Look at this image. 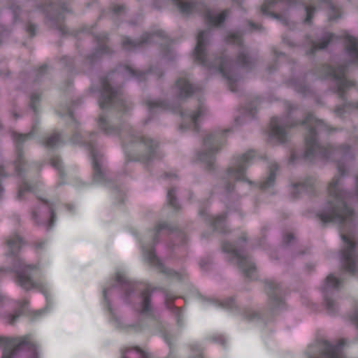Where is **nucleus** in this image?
I'll use <instances>...</instances> for the list:
<instances>
[{"mask_svg": "<svg viewBox=\"0 0 358 358\" xmlns=\"http://www.w3.org/2000/svg\"><path fill=\"white\" fill-rule=\"evenodd\" d=\"M149 302H150V299L148 296H143V307H142V310H141V312L143 313H147L150 311V305H149Z\"/></svg>", "mask_w": 358, "mask_h": 358, "instance_id": "obj_31", "label": "nucleus"}, {"mask_svg": "<svg viewBox=\"0 0 358 358\" xmlns=\"http://www.w3.org/2000/svg\"><path fill=\"white\" fill-rule=\"evenodd\" d=\"M113 291H114V287H111L109 289H105L103 291V294L104 301L106 303L108 309L113 315V318L112 320V322H113L114 325H115L116 327H120L121 322L120 321V319L113 314V313L112 311V308L110 307V296L112 295V294L113 293Z\"/></svg>", "mask_w": 358, "mask_h": 358, "instance_id": "obj_15", "label": "nucleus"}, {"mask_svg": "<svg viewBox=\"0 0 358 358\" xmlns=\"http://www.w3.org/2000/svg\"><path fill=\"white\" fill-rule=\"evenodd\" d=\"M176 86L181 96H187L192 92V87L185 78L178 80Z\"/></svg>", "mask_w": 358, "mask_h": 358, "instance_id": "obj_19", "label": "nucleus"}, {"mask_svg": "<svg viewBox=\"0 0 358 358\" xmlns=\"http://www.w3.org/2000/svg\"><path fill=\"white\" fill-rule=\"evenodd\" d=\"M254 157V152L249 151L238 159L229 169V178L236 180H246L245 169Z\"/></svg>", "mask_w": 358, "mask_h": 358, "instance_id": "obj_6", "label": "nucleus"}, {"mask_svg": "<svg viewBox=\"0 0 358 358\" xmlns=\"http://www.w3.org/2000/svg\"><path fill=\"white\" fill-rule=\"evenodd\" d=\"M202 113H203L202 109H201H201H199V110L196 112V113H195V114L192 115V120H193L194 122H196V121H197V120H198V118H199V117L200 115H201Z\"/></svg>", "mask_w": 358, "mask_h": 358, "instance_id": "obj_36", "label": "nucleus"}, {"mask_svg": "<svg viewBox=\"0 0 358 358\" xmlns=\"http://www.w3.org/2000/svg\"><path fill=\"white\" fill-rule=\"evenodd\" d=\"M143 253L144 258L148 260L149 262L154 265H158L160 264L159 260L157 259V257L155 256L154 252L150 250L149 251H145L144 248L143 249Z\"/></svg>", "mask_w": 358, "mask_h": 358, "instance_id": "obj_23", "label": "nucleus"}, {"mask_svg": "<svg viewBox=\"0 0 358 358\" xmlns=\"http://www.w3.org/2000/svg\"><path fill=\"white\" fill-rule=\"evenodd\" d=\"M346 55L351 62L358 64V39L347 34L345 37Z\"/></svg>", "mask_w": 358, "mask_h": 358, "instance_id": "obj_11", "label": "nucleus"}, {"mask_svg": "<svg viewBox=\"0 0 358 358\" xmlns=\"http://www.w3.org/2000/svg\"><path fill=\"white\" fill-rule=\"evenodd\" d=\"M0 176H2V173L0 172Z\"/></svg>", "mask_w": 358, "mask_h": 358, "instance_id": "obj_53", "label": "nucleus"}, {"mask_svg": "<svg viewBox=\"0 0 358 358\" xmlns=\"http://www.w3.org/2000/svg\"><path fill=\"white\" fill-rule=\"evenodd\" d=\"M327 306L329 310H333V305L331 302L327 301Z\"/></svg>", "mask_w": 358, "mask_h": 358, "instance_id": "obj_43", "label": "nucleus"}, {"mask_svg": "<svg viewBox=\"0 0 358 358\" xmlns=\"http://www.w3.org/2000/svg\"><path fill=\"white\" fill-rule=\"evenodd\" d=\"M215 143V140L212 136L206 137L204 140V145L206 148L210 152L216 148Z\"/></svg>", "mask_w": 358, "mask_h": 358, "instance_id": "obj_26", "label": "nucleus"}, {"mask_svg": "<svg viewBox=\"0 0 358 358\" xmlns=\"http://www.w3.org/2000/svg\"><path fill=\"white\" fill-rule=\"evenodd\" d=\"M174 3L183 13H187L192 8V3L187 0H173Z\"/></svg>", "mask_w": 358, "mask_h": 358, "instance_id": "obj_22", "label": "nucleus"}, {"mask_svg": "<svg viewBox=\"0 0 358 358\" xmlns=\"http://www.w3.org/2000/svg\"><path fill=\"white\" fill-rule=\"evenodd\" d=\"M340 283L341 282L338 279H337L335 276L332 275H329V276H327L326 281L324 282V289H328L330 288L338 287Z\"/></svg>", "mask_w": 358, "mask_h": 358, "instance_id": "obj_21", "label": "nucleus"}, {"mask_svg": "<svg viewBox=\"0 0 358 358\" xmlns=\"http://www.w3.org/2000/svg\"><path fill=\"white\" fill-rule=\"evenodd\" d=\"M220 221L219 220H216V223L220 222Z\"/></svg>", "mask_w": 358, "mask_h": 358, "instance_id": "obj_49", "label": "nucleus"}, {"mask_svg": "<svg viewBox=\"0 0 358 358\" xmlns=\"http://www.w3.org/2000/svg\"><path fill=\"white\" fill-rule=\"evenodd\" d=\"M105 122L106 120L103 117H101L99 118V127L101 129L106 130V128L104 127Z\"/></svg>", "mask_w": 358, "mask_h": 358, "instance_id": "obj_39", "label": "nucleus"}, {"mask_svg": "<svg viewBox=\"0 0 358 358\" xmlns=\"http://www.w3.org/2000/svg\"><path fill=\"white\" fill-rule=\"evenodd\" d=\"M329 74L334 78L336 82L338 90L343 91L352 85L351 81L347 80L345 77V71L343 66H339L337 69L332 68L329 71Z\"/></svg>", "mask_w": 358, "mask_h": 358, "instance_id": "obj_10", "label": "nucleus"}, {"mask_svg": "<svg viewBox=\"0 0 358 358\" xmlns=\"http://www.w3.org/2000/svg\"><path fill=\"white\" fill-rule=\"evenodd\" d=\"M167 199L169 203L174 208H177L176 202L175 201V191L171 189L167 194Z\"/></svg>", "mask_w": 358, "mask_h": 358, "instance_id": "obj_30", "label": "nucleus"}, {"mask_svg": "<svg viewBox=\"0 0 358 358\" xmlns=\"http://www.w3.org/2000/svg\"><path fill=\"white\" fill-rule=\"evenodd\" d=\"M288 237H289L290 238H292V236L290 235H288Z\"/></svg>", "mask_w": 358, "mask_h": 358, "instance_id": "obj_50", "label": "nucleus"}, {"mask_svg": "<svg viewBox=\"0 0 358 358\" xmlns=\"http://www.w3.org/2000/svg\"><path fill=\"white\" fill-rule=\"evenodd\" d=\"M303 124H306L309 128V138H306V156L308 157L310 155L314 154H320L322 155H325L323 152V150L321 146L318 144L316 141L315 136V130H320V127H322V122L319 120H317L313 115H309L303 122Z\"/></svg>", "mask_w": 358, "mask_h": 358, "instance_id": "obj_4", "label": "nucleus"}, {"mask_svg": "<svg viewBox=\"0 0 358 358\" xmlns=\"http://www.w3.org/2000/svg\"><path fill=\"white\" fill-rule=\"evenodd\" d=\"M334 36L330 34H327L324 36L322 41L319 44H314L313 48L314 49H323L325 47H327L329 42L332 40Z\"/></svg>", "mask_w": 358, "mask_h": 358, "instance_id": "obj_25", "label": "nucleus"}, {"mask_svg": "<svg viewBox=\"0 0 358 358\" xmlns=\"http://www.w3.org/2000/svg\"><path fill=\"white\" fill-rule=\"evenodd\" d=\"M33 218L41 224L50 228L54 223V212L51 204L43 202L32 213Z\"/></svg>", "mask_w": 358, "mask_h": 358, "instance_id": "obj_7", "label": "nucleus"}, {"mask_svg": "<svg viewBox=\"0 0 358 358\" xmlns=\"http://www.w3.org/2000/svg\"><path fill=\"white\" fill-rule=\"evenodd\" d=\"M312 182L308 181L306 182L303 183H299V184H294L292 186V191L293 193L296 194L298 192H299V189H302L303 191H307L308 190V186H311Z\"/></svg>", "mask_w": 358, "mask_h": 358, "instance_id": "obj_24", "label": "nucleus"}, {"mask_svg": "<svg viewBox=\"0 0 358 358\" xmlns=\"http://www.w3.org/2000/svg\"><path fill=\"white\" fill-rule=\"evenodd\" d=\"M100 105H101V107H103V106H104V103H103V102H101V103H100Z\"/></svg>", "mask_w": 358, "mask_h": 358, "instance_id": "obj_47", "label": "nucleus"}, {"mask_svg": "<svg viewBox=\"0 0 358 358\" xmlns=\"http://www.w3.org/2000/svg\"><path fill=\"white\" fill-rule=\"evenodd\" d=\"M270 136L280 143H283L287 140V133L279 124L278 119H273L272 120Z\"/></svg>", "mask_w": 358, "mask_h": 358, "instance_id": "obj_13", "label": "nucleus"}, {"mask_svg": "<svg viewBox=\"0 0 358 358\" xmlns=\"http://www.w3.org/2000/svg\"><path fill=\"white\" fill-rule=\"evenodd\" d=\"M91 152L94 169V180L96 182H101L104 178V172L102 169V161L93 150Z\"/></svg>", "mask_w": 358, "mask_h": 358, "instance_id": "obj_14", "label": "nucleus"}, {"mask_svg": "<svg viewBox=\"0 0 358 358\" xmlns=\"http://www.w3.org/2000/svg\"><path fill=\"white\" fill-rule=\"evenodd\" d=\"M345 343V341L343 339H341L336 345L324 341L309 346L306 354L307 358H341V347Z\"/></svg>", "mask_w": 358, "mask_h": 358, "instance_id": "obj_3", "label": "nucleus"}, {"mask_svg": "<svg viewBox=\"0 0 358 358\" xmlns=\"http://www.w3.org/2000/svg\"><path fill=\"white\" fill-rule=\"evenodd\" d=\"M114 96V91L113 90L109 87V86H104V90L103 93V97L106 98L107 101L112 99L113 96Z\"/></svg>", "mask_w": 358, "mask_h": 358, "instance_id": "obj_29", "label": "nucleus"}, {"mask_svg": "<svg viewBox=\"0 0 358 358\" xmlns=\"http://www.w3.org/2000/svg\"><path fill=\"white\" fill-rule=\"evenodd\" d=\"M206 17L210 24L217 26L224 20L226 17V12L223 11L221 13L215 14L212 11H208L206 13Z\"/></svg>", "mask_w": 358, "mask_h": 358, "instance_id": "obj_16", "label": "nucleus"}, {"mask_svg": "<svg viewBox=\"0 0 358 358\" xmlns=\"http://www.w3.org/2000/svg\"><path fill=\"white\" fill-rule=\"evenodd\" d=\"M344 248L342 252V257L345 262L346 269L350 272H355V252L354 239L351 236H342Z\"/></svg>", "mask_w": 358, "mask_h": 358, "instance_id": "obj_8", "label": "nucleus"}, {"mask_svg": "<svg viewBox=\"0 0 358 358\" xmlns=\"http://www.w3.org/2000/svg\"><path fill=\"white\" fill-rule=\"evenodd\" d=\"M20 266L15 269L17 275V284L25 289H30L32 288L37 287L44 294L45 298L48 299L47 292L48 288L46 285H38L36 284L32 279V276L30 271L33 270V267L29 265H25L24 263L20 262Z\"/></svg>", "mask_w": 358, "mask_h": 358, "instance_id": "obj_5", "label": "nucleus"}, {"mask_svg": "<svg viewBox=\"0 0 358 358\" xmlns=\"http://www.w3.org/2000/svg\"><path fill=\"white\" fill-rule=\"evenodd\" d=\"M262 9H263V12H264H264H266V10H265V8H264V7H263V8H262Z\"/></svg>", "mask_w": 358, "mask_h": 358, "instance_id": "obj_48", "label": "nucleus"}, {"mask_svg": "<svg viewBox=\"0 0 358 358\" xmlns=\"http://www.w3.org/2000/svg\"><path fill=\"white\" fill-rule=\"evenodd\" d=\"M288 237H289L290 238H292V236L290 235H288Z\"/></svg>", "mask_w": 358, "mask_h": 358, "instance_id": "obj_51", "label": "nucleus"}, {"mask_svg": "<svg viewBox=\"0 0 358 358\" xmlns=\"http://www.w3.org/2000/svg\"><path fill=\"white\" fill-rule=\"evenodd\" d=\"M356 107L358 108V105Z\"/></svg>", "mask_w": 358, "mask_h": 358, "instance_id": "obj_54", "label": "nucleus"}, {"mask_svg": "<svg viewBox=\"0 0 358 358\" xmlns=\"http://www.w3.org/2000/svg\"><path fill=\"white\" fill-rule=\"evenodd\" d=\"M329 17L331 20H334L336 18H337V16H334L333 15H331V13H329Z\"/></svg>", "mask_w": 358, "mask_h": 358, "instance_id": "obj_45", "label": "nucleus"}, {"mask_svg": "<svg viewBox=\"0 0 358 358\" xmlns=\"http://www.w3.org/2000/svg\"><path fill=\"white\" fill-rule=\"evenodd\" d=\"M122 358H148V357L143 351L134 348L126 350Z\"/></svg>", "mask_w": 358, "mask_h": 358, "instance_id": "obj_17", "label": "nucleus"}, {"mask_svg": "<svg viewBox=\"0 0 358 358\" xmlns=\"http://www.w3.org/2000/svg\"><path fill=\"white\" fill-rule=\"evenodd\" d=\"M46 309H47V308L44 310H41L38 311L37 317H39L43 313H44L46 310Z\"/></svg>", "mask_w": 358, "mask_h": 358, "instance_id": "obj_44", "label": "nucleus"}, {"mask_svg": "<svg viewBox=\"0 0 358 358\" xmlns=\"http://www.w3.org/2000/svg\"><path fill=\"white\" fill-rule=\"evenodd\" d=\"M116 280L118 282L122 283L124 281V275L120 273H116Z\"/></svg>", "mask_w": 358, "mask_h": 358, "instance_id": "obj_38", "label": "nucleus"}, {"mask_svg": "<svg viewBox=\"0 0 358 358\" xmlns=\"http://www.w3.org/2000/svg\"><path fill=\"white\" fill-rule=\"evenodd\" d=\"M306 14H307L306 20L307 22H309L311 18L312 13L314 12L315 8H312V7H309V8H306Z\"/></svg>", "mask_w": 358, "mask_h": 358, "instance_id": "obj_35", "label": "nucleus"}, {"mask_svg": "<svg viewBox=\"0 0 358 358\" xmlns=\"http://www.w3.org/2000/svg\"><path fill=\"white\" fill-rule=\"evenodd\" d=\"M8 301V299L2 294H0V305L5 304Z\"/></svg>", "mask_w": 358, "mask_h": 358, "instance_id": "obj_41", "label": "nucleus"}, {"mask_svg": "<svg viewBox=\"0 0 358 358\" xmlns=\"http://www.w3.org/2000/svg\"><path fill=\"white\" fill-rule=\"evenodd\" d=\"M328 192L331 200L319 213V217L324 222L341 223L352 214V211L346 205L345 193L340 189V179L336 178L330 183Z\"/></svg>", "mask_w": 358, "mask_h": 358, "instance_id": "obj_1", "label": "nucleus"}, {"mask_svg": "<svg viewBox=\"0 0 358 358\" xmlns=\"http://www.w3.org/2000/svg\"><path fill=\"white\" fill-rule=\"evenodd\" d=\"M351 320L357 323L358 324V311H356L352 315H351Z\"/></svg>", "mask_w": 358, "mask_h": 358, "instance_id": "obj_40", "label": "nucleus"}, {"mask_svg": "<svg viewBox=\"0 0 358 358\" xmlns=\"http://www.w3.org/2000/svg\"><path fill=\"white\" fill-rule=\"evenodd\" d=\"M18 317L17 315H8L6 316H3L4 320L10 324H12L15 322V319Z\"/></svg>", "mask_w": 358, "mask_h": 358, "instance_id": "obj_32", "label": "nucleus"}, {"mask_svg": "<svg viewBox=\"0 0 358 358\" xmlns=\"http://www.w3.org/2000/svg\"><path fill=\"white\" fill-rule=\"evenodd\" d=\"M208 32L203 31L199 33L197 36V43L195 48V57L198 62L200 63H204L205 57V44L206 41L208 38Z\"/></svg>", "mask_w": 358, "mask_h": 358, "instance_id": "obj_12", "label": "nucleus"}, {"mask_svg": "<svg viewBox=\"0 0 358 358\" xmlns=\"http://www.w3.org/2000/svg\"><path fill=\"white\" fill-rule=\"evenodd\" d=\"M275 169H277V166L275 164L271 167L269 176L264 181L261 183V187L262 189H266L273 186L275 178V173L274 172Z\"/></svg>", "mask_w": 358, "mask_h": 358, "instance_id": "obj_20", "label": "nucleus"}, {"mask_svg": "<svg viewBox=\"0 0 358 358\" xmlns=\"http://www.w3.org/2000/svg\"><path fill=\"white\" fill-rule=\"evenodd\" d=\"M59 135L58 134H54L47 138L46 145L50 148H52L59 143Z\"/></svg>", "mask_w": 358, "mask_h": 358, "instance_id": "obj_27", "label": "nucleus"}, {"mask_svg": "<svg viewBox=\"0 0 358 358\" xmlns=\"http://www.w3.org/2000/svg\"><path fill=\"white\" fill-rule=\"evenodd\" d=\"M29 135L15 134V139L19 142L24 141L28 138Z\"/></svg>", "mask_w": 358, "mask_h": 358, "instance_id": "obj_34", "label": "nucleus"}, {"mask_svg": "<svg viewBox=\"0 0 358 358\" xmlns=\"http://www.w3.org/2000/svg\"><path fill=\"white\" fill-rule=\"evenodd\" d=\"M224 250L227 252H231L234 259H236L239 266L242 268L243 271L248 275H250L252 271L255 269L253 264L243 255L241 254L238 251L234 248L228 249L227 246H224Z\"/></svg>", "mask_w": 358, "mask_h": 358, "instance_id": "obj_9", "label": "nucleus"}, {"mask_svg": "<svg viewBox=\"0 0 358 358\" xmlns=\"http://www.w3.org/2000/svg\"><path fill=\"white\" fill-rule=\"evenodd\" d=\"M227 70H230V66L228 61L222 62L220 66V71L229 80H231V77L226 72Z\"/></svg>", "mask_w": 358, "mask_h": 358, "instance_id": "obj_28", "label": "nucleus"}, {"mask_svg": "<svg viewBox=\"0 0 358 358\" xmlns=\"http://www.w3.org/2000/svg\"><path fill=\"white\" fill-rule=\"evenodd\" d=\"M240 59L241 60L243 64H246L247 63V58H246V56L245 55H242L241 57H240Z\"/></svg>", "mask_w": 358, "mask_h": 358, "instance_id": "obj_42", "label": "nucleus"}, {"mask_svg": "<svg viewBox=\"0 0 358 358\" xmlns=\"http://www.w3.org/2000/svg\"><path fill=\"white\" fill-rule=\"evenodd\" d=\"M8 247L13 254L17 252L22 245V241L20 236L15 235L8 240Z\"/></svg>", "mask_w": 358, "mask_h": 358, "instance_id": "obj_18", "label": "nucleus"}, {"mask_svg": "<svg viewBox=\"0 0 358 358\" xmlns=\"http://www.w3.org/2000/svg\"><path fill=\"white\" fill-rule=\"evenodd\" d=\"M201 159L204 161V160H206V157H205V156H203V157H201Z\"/></svg>", "mask_w": 358, "mask_h": 358, "instance_id": "obj_46", "label": "nucleus"}, {"mask_svg": "<svg viewBox=\"0 0 358 358\" xmlns=\"http://www.w3.org/2000/svg\"><path fill=\"white\" fill-rule=\"evenodd\" d=\"M32 189L33 187H31L29 185H28L27 183H24L23 187L20 188L19 194L20 195L22 191L32 190Z\"/></svg>", "mask_w": 358, "mask_h": 358, "instance_id": "obj_37", "label": "nucleus"}, {"mask_svg": "<svg viewBox=\"0 0 358 358\" xmlns=\"http://www.w3.org/2000/svg\"><path fill=\"white\" fill-rule=\"evenodd\" d=\"M0 348H3L2 358H15L17 351L25 348L31 350L29 358H41L38 346L28 337L11 338L0 336Z\"/></svg>", "mask_w": 358, "mask_h": 358, "instance_id": "obj_2", "label": "nucleus"}, {"mask_svg": "<svg viewBox=\"0 0 358 358\" xmlns=\"http://www.w3.org/2000/svg\"><path fill=\"white\" fill-rule=\"evenodd\" d=\"M52 166L55 167L57 169H60L62 167V163L59 158H54L51 162Z\"/></svg>", "mask_w": 358, "mask_h": 358, "instance_id": "obj_33", "label": "nucleus"}, {"mask_svg": "<svg viewBox=\"0 0 358 358\" xmlns=\"http://www.w3.org/2000/svg\"><path fill=\"white\" fill-rule=\"evenodd\" d=\"M288 237H289L290 238H292V236L290 235H288Z\"/></svg>", "mask_w": 358, "mask_h": 358, "instance_id": "obj_52", "label": "nucleus"}]
</instances>
